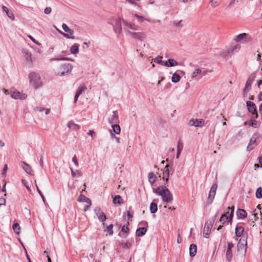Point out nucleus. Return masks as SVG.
Wrapping results in <instances>:
<instances>
[{"instance_id": "nucleus-13", "label": "nucleus", "mask_w": 262, "mask_h": 262, "mask_svg": "<svg viewBox=\"0 0 262 262\" xmlns=\"http://www.w3.org/2000/svg\"><path fill=\"white\" fill-rule=\"evenodd\" d=\"M189 125L190 126H194L195 127H202L204 125V120L202 119H192L189 121Z\"/></svg>"}, {"instance_id": "nucleus-51", "label": "nucleus", "mask_w": 262, "mask_h": 262, "mask_svg": "<svg viewBox=\"0 0 262 262\" xmlns=\"http://www.w3.org/2000/svg\"><path fill=\"white\" fill-rule=\"evenodd\" d=\"M51 8L50 7H46L45 9V10H44V13L46 14H50L51 12Z\"/></svg>"}, {"instance_id": "nucleus-63", "label": "nucleus", "mask_w": 262, "mask_h": 262, "mask_svg": "<svg viewBox=\"0 0 262 262\" xmlns=\"http://www.w3.org/2000/svg\"><path fill=\"white\" fill-rule=\"evenodd\" d=\"M127 216L128 217V220H130L133 217L132 215L130 213L129 211L127 212Z\"/></svg>"}, {"instance_id": "nucleus-18", "label": "nucleus", "mask_w": 262, "mask_h": 262, "mask_svg": "<svg viewBox=\"0 0 262 262\" xmlns=\"http://www.w3.org/2000/svg\"><path fill=\"white\" fill-rule=\"evenodd\" d=\"M217 184H213L211 187L210 190L209 195H208V200H210L212 201L213 198H214L216 193V190L217 189Z\"/></svg>"}, {"instance_id": "nucleus-42", "label": "nucleus", "mask_w": 262, "mask_h": 262, "mask_svg": "<svg viewBox=\"0 0 262 262\" xmlns=\"http://www.w3.org/2000/svg\"><path fill=\"white\" fill-rule=\"evenodd\" d=\"M228 219V216L226 215L225 214H223L221 218L219 220V222L221 223L222 225L224 224L225 223V222Z\"/></svg>"}, {"instance_id": "nucleus-23", "label": "nucleus", "mask_w": 262, "mask_h": 262, "mask_svg": "<svg viewBox=\"0 0 262 262\" xmlns=\"http://www.w3.org/2000/svg\"><path fill=\"white\" fill-rule=\"evenodd\" d=\"M197 251V247L195 244H191L189 247V255L191 257L195 255Z\"/></svg>"}, {"instance_id": "nucleus-5", "label": "nucleus", "mask_w": 262, "mask_h": 262, "mask_svg": "<svg viewBox=\"0 0 262 262\" xmlns=\"http://www.w3.org/2000/svg\"><path fill=\"white\" fill-rule=\"evenodd\" d=\"M127 35L134 39H138L140 41H144L147 37L146 34L144 32H133L128 31Z\"/></svg>"}, {"instance_id": "nucleus-32", "label": "nucleus", "mask_w": 262, "mask_h": 262, "mask_svg": "<svg viewBox=\"0 0 262 262\" xmlns=\"http://www.w3.org/2000/svg\"><path fill=\"white\" fill-rule=\"evenodd\" d=\"M70 170L71 171L72 176L73 177L79 178L82 176L81 172L79 170L74 171L71 167H70Z\"/></svg>"}, {"instance_id": "nucleus-9", "label": "nucleus", "mask_w": 262, "mask_h": 262, "mask_svg": "<svg viewBox=\"0 0 262 262\" xmlns=\"http://www.w3.org/2000/svg\"><path fill=\"white\" fill-rule=\"evenodd\" d=\"M241 49V46L238 44L233 46L228 50L227 52H223L221 55L223 57H227L228 55L231 56L234 52H237Z\"/></svg>"}, {"instance_id": "nucleus-45", "label": "nucleus", "mask_w": 262, "mask_h": 262, "mask_svg": "<svg viewBox=\"0 0 262 262\" xmlns=\"http://www.w3.org/2000/svg\"><path fill=\"white\" fill-rule=\"evenodd\" d=\"M134 16L139 23L143 22L144 20H145V18L142 16H140L136 14H135Z\"/></svg>"}, {"instance_id": "nucleus-54", "label": "nucleus", "mask_w": 262, "mask_h": 262, "mask_svg": "<svg viewBox=\"0 0 262 262\" xmlns=\"http://www.w3.org/2000/svg\"><path fill=\"white\" fill-rule=\"evenodd\" d=\"M5 199L4 198H0V207L2 205H4L5 204Z\"/></svg>"}, {"instance_id": "nucleus-26", "label": "nucleus", "mask_w": 262, "mask_h": 262, "mask_svg": "<svg viewBox=\"0 0 262 262\" xmlns=\"http://www.w3.org/2000/svg\"><path fill=\"white\" fill-rule=\"evenodd\" d=\"M169 165H167L165 167V170L163 172V179L165 181L166 183H167L168 182L169 180V171L168 169Z\"/></svg>"}, {"instance_id": "nucleus-61", "label": "nucleus", "mask_w": 262, "mask_h": 262, "mask_svg": "<svg viewBox=\"0 0 262 262\" xmlns=\"http://www.w3.org/2000/svg\"><path fill=\"white\" fill-rule=\"evenodd\" d=\"M29 38L32 41H33L34 43H35L36 45H39L37 41L35 40V39L31 36H29Z\"/></svg>"}, {"instance_id": "nucleus-6", "label": "nucleus", "mask_w": 262, "mask_h": 262, "mask_svg": "<svg viewBox=\"0 0 262 262\" xmlns=\"http://www.w3.org/2000/svg\"><path fill=\"white\" fill-rule=\"evenodd\" d=\"M252 40V38L246 33H243L237 35L234 38V40L236 42L242 41L243 43H248Z\"/></svg>"}, {"instance_id": "nucleus-14", "label": "nucleus", "mask_w": 262, "mask_h": 262, "mask_svg": "<svg viewBox=\"0 0 262 262\" xmlns=\"http://www.w3.org/2000/svg\"><path fill=\"white\" fill-rule=\"evenodd\" d=\"M108 122L112 125L118 124L119 122L117 111H115L113 112V115L108 119Z\"/></svg>"}, {"instance_id": "nucleus-38", "label": "nucleus", "mask_w": 262, "mask_h": 262, "mask_svg": "<svg viewBox=\"0 0 262 262\" xmlns=\"http://www.w3.org/2000/svg\"><path fill=\"white\" fill-rule=\"evenodd\" d=\"M202 73V70L200 69H195L191 74V77L194 78Z\"/></svg>"}, {"instance_id": "nucleus-20", "label": "nucleus", "mask_w": 262, "mask_h": 262, "mask_svg": "<svg viewBox=\"0 0 262 262\" xmlns=\"http://www.w3.org/2000/svg\"><path fill=\"white\" fill-rule=\"evenodd\" d=\"M22 53L27 61L32 62V54L28 50L23 49Z\"/></svg>"}, {"instance_id": "nucleus-39", "label": "nucleus", "mask_w": 262, "mask_h": 262, "mask_svg": "<svg viewBox=\"0 0 262 262\" xmlns=\"http://www.w3.org/2000/svg\"><path fill=\"white\" fill-rule=\"evenodd\" d=\"M162 56H158V57L155 58L153 60L156 63L160 64L161 65L164 66V64L165 62L162 61Z\"/></svg>"}, {"instance_id": "nucleus-36", "label": "nucleus", "mask_w": 262, "mask_h": 262, "mask_svg": "<svg viewBox=\"0 0 262 262\" xmlns=\"http://www.w3.org/2000/svg\"><path fill=\"white\" fill-rule=\"evenodd\" d=\"M180 79L181 76L179 74L175 73L172 76L171 81L173 83H177L180 81Z\"/></svg>"}, {"instance_id": "nucleus-56", "label": "nucleus", "mask_w": 262, "mask_h": 262, "mask_svg": "<svg viewBox=\"0 0 262 262\" xmlns=\"http://www.w3.org/2000/svg\"><path fill=\"white\" fill-rule=\"evenodd\" d=\"M254 148V146L251 144V143H249L247 147V149L248 151L251 150Z\"/></svg>"}, {"instance_id": "nucleus-12", "label": "nucleus", "mask_w": 262, "mask_h": 262, "mask_svg": "<svg viewBox=\"0 0 262 262\" xmlns=\"http://www.w3.org/2000/svg\"><path fill=\"white\" fill-rule=\"evenodd\" d=\"M94 212L97 216L99 221L104 222L106 220V216L105 214L101 211L100 207H96L94 209Z\"/></svg>"}, {"instance_id": "nucleus-55", "label": "nucleus", "mask_w": 262, "mask_h": 262, "mask_svg": "<svg viewBox=\"0 0 262 262\" xmlns=\"http://www.w3.org/2000/svg\"><path fill=\"white\" fill-rule=\"evenodd\" d=\"M37 191H38V193L40 194V196L41 197V198L42 199V201L45 202V198L43 194L41 192V191L39 190V188H37Z\"/></svg>"}, {"instance_id": "nucleus-3", "label": "nucleus", "mask_w": 262, "mask_h": 262, "mask_svg": "<svg viewBox=\"0 0 262 262\" xmlns=\"http://www.w3.org/2000/svg\"><path fill=\"white\" fill-rule=\"evenodd\" d=\"M72 69L73 66L72 64L70 63L61 64L59 67V69L57 72V74L60 76L68 75L72 71Z\"/></svg>"}, {"instance_id": "nucleus-60", "label": "nucleus", "mask_w": 262, "mask_h": 262, "mask_svg": "<svg viewBox=\"0 0 262 262\" xmlns=\"http://www.w3.org/2000/svg\"><path fill=\"white\" fill-rule=\"evenodd\" d=\"M177 242L179 244H180L182 242V238L181 237L180 234H179L177 237Z\"/></svg>"}, {"instance_id": "nucleus-11", "label": "nucleus", "mask_w": 262, "mask_h": 262, "mask_svg": "<svg viewBox=\"0 0 262 262\" xmlns=\"http://www.w3.org/2000/svg\"><path fill=\"white\" fill-rule=\"evenodd\" d=\"M234 247V244L232 242H228L226 254V258L227 260L230 261L232 257V249Z\"/></svg>"}, {"instance_id": "nucleus-50", "label": "nucleus", "mask_w": 262, "mask_h": 262, "mask_svg": "<svg viewBox=\"0 0 262 262\" xmlns=\"http://www.w3.org/2000/svg\"><path fill=\"white\" fill-rule=\"evenodd\" d=\"M72 161L74 163L76 167H78V162L77 160L76 157L75 155H74V157L72 158Z\"/></svg>"}, {"instance_id": "nucleus-44", "label": "nucleus", "mask_w": 262, "mask_h": 262, "mask_svg": "<svg viewBox=\"0 0 262 262\" xmlns=\"http://www.w3.org/2000/svg\"><path fill=\"white\" fill-rule=\"evenodd\" d=\"M113 225L112 224H111L109 226H107L105 230V231H107L111 235H113Z\"/></svg>"}, {"instance_id": "nucleus-58", "label": "nucleus", "mask_w": 262, "mask_h": 262, "mask_svg": "<svg viewBox=\"0 0 262 262\" xmlns=\"http://www.w3.org/2000/svg\"><path fill=\"white\" fill-rule=\"evenodd\" d=\"M8 170V166L7 164H5L4 166L3 170V174H4L7 170Z\"/></svg>"}, {"instance_id": "nucleus-22", "label": "nucleus", "mask_w": 262, "mask_h": 262, "mask_svg": "<svg viewBox=\"0 0 262 262\" xmlns=\"http://www.w3.org/2000/svg\"><path fill=\"white\" fill-rule=\"evenodd\" d=\"M21 167H23V169L28 174H31L32 172V170L30 166L29 165L26 163L24 162H21Z\"/></svg>"}, {"instance_id": "nucleus-15", "label": "nucleus", "mask_w": 262, "mask_h": 262, "mask_svg": "<svg viewBox=\"0 0 262 262\" xmlns=\"http://www.w3.org/2000/svg\"><path fill=\"white\" fill-rule=\"evenodd\" d=\"M86 89V87L84 85H81L78 89L75 97L74 102L76 103L79 97L81 94L84 92Z\"/></svg>"}, {"instance_id": "nucleus-19", "label": "nucleus", "mask_w": 262, "mask_h": 262, "mask_svg": "<svg viewBox=\"0 0 262 262\" xmlns=\"http://www.w3.org/2000/svg\"><path fill=\"white\" fill-rule=\"evenodd\" d=\"M122 30L121 20L120 19H117L114 26V30L116 33H120Z\"/></svg>"}, {"instance_id": "nucleus-52", "label": "nucleus", "mask_w": 262, "mask_h": 262, "mask_svg": "<svg viewBox=\"0 0 262 262\" xmlns=\"http://www.w3.org/2000/svg\"><path fill=\"white\" fill-rule=\"evenodd\" d=\"M182 20L179 21H174L173 24L177 27H182V25L181 24Z\"/></svg>"}, {"instance_id": "nucleus-27", "label": "nucleus", "mask_w": 262, "mask_h": 262, "mask_svg": "<svg viewBox=\"0 0 262 262\" xmlns=\"http://www.w3.org/2000/svg\"><path fill=\"white\" fill-rule=\"evenodd\" d=\"M147 232V229L145 227L139 228L136 230V235L138 236H142L144 235Z\"/></svg>"}, {"instance_id": "nucleus-57", "label": "nucleus", "mask_w": 262, "mask_h": 262, "mask_svg": "<svg viewBox=\"0 0 262 262\" xmlns=\"http://www.w3.org/2000/svg\"><path fill=\"white\" fill-rule=\"evenodd\" d=\"M63 35L67 38H70V39H74V36H70L68 34H66V33H62Z\"/></svg>"}, {"instance_id": "nucleus-4", "label": "nucleus", "mask_w": 262, "mask_h": 262, "mask_svg": "<svg viewBox=\"0 0 262 262\" xmlns=\"http://www.w3.org/2000/svg\"><path fill=\"white\" fill-rule=\"evenodd\" d=\"M216 216V214H215L213 217L208 220L205 223L204 228V236L205 237L208 238L210 233L211 232V229L215 220Z\"/></svg>"}, {"instance_id": "nucleus-48", "label": "nucleus", "mask_w": 262, "mask_h": 262, "mask_svg": "<svg viewBox=\"0 0 262 262\" xmlns=\"http://www.w3.org/2000/svg\"><path fill=\"white\" fill-rule=\"evenodd\" d=\"M183 148V143L180 142V141H179L178 143V145H177V150L182 151Z\"/></svg>"}, {"instance_id": "nucleus-49", "label": "nucleus", "mask_w": 262, "mask_h": 262, "mask_svg": "<svg viewBox=\"0 0 262 262\" xmlns=\"http://www.w3.org/2000/svg\"><path fill=\"white\" fill-rule=\"evenodd\" d=\"M45 108L43 107H40V106H36L34 108V110L35 112H42L43 111H44Z\"/></svg>"}, {"instance_id": "nucleus-16", "label": "nucleus", "mask_w": 262, "mask_h": 262, "mask_svg": "<svg viewBox=\"0 0 262 262\" xmlns=\"http://www.w3.org/2000/svg\"><path fill=\"white\" fill-rule=\"evenodd\" d=\"M254 76L252 77V79L249 78L246 82L245 88L243 90V93L244 95H245L251 89V84L252 83L253 79Z\"/></svg>"}, {"instance_id": "nucleus-40", "label": "nucleus", "mask_w": 262, "mask_h": 262, "mask_svg": "<svg viewBox=\"0 0 262 262\" xmlns=\"http://www.w3.org/2000/svg\"><path fill=\"white\" fill-rule=\"evenodd\" d=\"M256 197L257 199H260L262 198V188L261 187H258L256 191Z\"/></svg>"}, {"instance_id": "nucleus-8", "label": "nucleus", "mask_w": 262, "mask_h": 262, "mask_svg": "<svg viewBox=\"0 0 262 262\" xmlns=\"http://www.w3.org/2000/svg\"><path fill=\"white\" fill-rule=\"evenodd\" d=\"M123 23L124 25V30L126 31L127 34L128 31L130 30L133 31H137L139 30V27L134 23L128 22L125 20H123Z\"/></svg>"}, {"instance_id": "nucleus-62", "label": "nucleus", "mask_w": 262, "mask_h": 262, "mask_svg": "<svg viewBox=\"0 0 262 262\" xmlns=\"http://www.w3.org/2000/svg\"><path fill=\"white\" fill-rule=\"evenodd\" d=\"M2 9L4 11H5L6 13H7V12H9V9L5 6H3L2 7Z\"/></svg>"}, {"instance_id": "nucleus-10", "label": "nucleus", "mask_w": 262, "mask_h": 262, "mask_svg": "<svg viewBox=\"0 0 262 262\" xmlns=\"http://www.w3.org/2000/svg\"><path fill=\"white\" fill-rule=\"evenodd\" d=\"M246 104L248 111L253 115H255V118H257L258 115L257 114L256 107L255 104L253 102L250 101H247L246 102Z\"/></svg>"}, {"instance_id": "nucleus-30", "label": "nucleus", "mask_w": 262, "mask_h": 262, "mask_svg": "<svg viewBox=\"0 0 262 262\" xmlns=\"http://www.w3.org/2000/svg\"><path fill=\"white\" fill-rule=\"evenodd\" d=\"M148 181L151 184H153L156 182V177L154 173L150 172L148 176Z\"/></svg>"}, {"instance_id": "nucleus-34", "label": "nucleus", "mask_w": 262, "mask_h": 262, "mask_svg": "<svg viewBox=\"0 0 262 262\" xmlns=\"http://www.w3.org/2000/svg\"><path fill=\"white\" fill-rule=\"evenodd\" d=\"M157 205L156 203L152 202L150 205V211L151 213H155L157 211Z\"/></svg>"}, {"instance_id": "nucleus-37", "label": "nucleus", "mask_w": 262, "mask_h": 262, "mask_svg": "<svg viewBox=\"0 0 262 262\" xmlns=\"http://www.w3.org/2000/svg\"><path fill=\"white\" fill-rule=\"evenodd\" d=\"M122 198L119 195H115L113 198V203L114 204H120L122 203Z\"/></svg>"}, {"instance_id": "nucleus-43", "label": "nucleus", "mask_w": 262, "mask_h": 262, "mask_svg": "<svg viewBox=\"0 0 262 262\" xmlns=\"http://www.w3.org/2000/svg\"><path fill=\"white\" fill-rule=\"evenodd\" d=\"M69 59L70 58H67V57H62L61 56H59V57H56V58H52L50 59V61H58V60H69Z\"/></svg>"}, {"instance_id": "nucleus-2", "label": "nucleus", "mask_w": 262, "mask_h": 262, "mask_svg": "<svg viewBox=\"0 0 262 262\" xmlns=\"http://www.w3.org/2000/svg\"><path fill=\"white\" fill-rule=\"evenodd\" d=\"M29 79L30 85L35 89L40 88L42 85L40 76L38 73L30 72L29 74Z\"/></svg>"}, {"instance_id": "nucleus-59", "label": "nucleus", "mask_w": 262, "mask_h": 262, "mask_svg": "<svg viewBox=\"0 0 262 262\" xmlns=\"http://www.w3.org/2000/svg\"><path fill=\"white\" fill-rule=\"evenodd\" d=\"M126 1L132 5H136L137 4V3L135 2L134 0H126Z\"/></svg>"}, {"instance_id": "nucleus-53", "label": "nucleus", "mask_w": 262, "mask_h": 262, "mask_svg": "<svg viewBox=\"0 0 262 262\" xmlns=\"http://www.w3.org/2000/svg\"><path fill=\"white\" fill-rule=\"evenodd\" d=\"M128 230H129V229H128V228L127 227H125V226H123L122 227L121 231L123 232L127 233Z\"/></svg>"}, {"instance_id": "nucleus-28", "label": "nucleus", "mask_w": 262, "mask_h": 262, "mask_svg": "<svg viewBox=\"0 0 262 262\" xmlns=\"http://www.w3.org/2000/svg\"><path fill=\"white\" fill-rule=\"evenodd\" d=\"M244 231V228L241 226H237L235 228V234L237 237H240Z\"/></svg>"}, {"instance_id": "nucleus-33", "label": "nucleus", "mask_w": 262, "mask_h": 262, "mask_svg": "<svg viewBox=\"0 0 262 262\" xmlns=\"http://www.w3.org/2000/svg\"><path fill=\"white\" fill-rule=\"evenodd\" d=\"M62 28L66 32L69 33L71 35H73L74 33V31L70 29L66 24L62 25Z\"/></svg>"}, {"instance_id": "nucleus-7", "label": "nucleus", "mask_w": 262, "mask_h": 262, "mask_svg": "<svg viewBox=\"0 0 262 262\" xmlns=\"http://www.w3.org/2000/svg\"><path fill=\"white\" fill-rule=\"evenodd\" d=\"M11 96L15 99L25 100L27 98L26 94L21 93L15 90L11 91Z\"/></svg>"}, {"instance_id": "nucleus-25", "label": "nucleus", "mask_w": 262, "mask_h": 262, "mask_svg": "<svg viewBox=\"0 0 262 262\" xmlns=\"http://www.w3.org/2000/svg\"><path fill=\"white\" fill-rule=\"evenodd\" d=\"M78 201L80 202H86L88 204L91 205V201L90 199L85 196L84 195L80 194L78 198Z\"/></svg>"}, {"instance_id": "nucleus-35", "label": "nucleus", "mask_w": 262, "mask_h": 262, "mask_svg": "<svg viewBox=\"0 0 262 262\" xmlns=\"http://www.w3.org/2000/svg\"><path fill=\"white\" fill-rule=\"evenodd\" d=\"M112 127L113 132L115 134H116L117 135L120 134V130H121L120 127L118 124H112Z\"/></svg>"}, {"instance_id": "nucleus-46", "label": "nucleus", "mask_w": 262, "mask_h": 262, "mask_svg": "<svg viewBox=\"0 0 262 262\" xmlns=\"http://www.w3.org/2000/svg\"><path fill=\"white\" fill-rule=\"evenodd\" d=\"M122 245L123 248L126 249H129L132 246L131 244L128 241H126L124 243H122Z\"/></svg>"}, {"instance_id": "nucleus-47", "label": "nucleus", "mask_w": 262, "mask_h": 262, "mask_svg": "<svg viewBox=\"0 0 262 262\" xmlns=\"http://www.w3.org/2000/svg\"><path fill=\"white\" fill-rule=\"evenodd\" d=\"M6 14H7V16L9 17L10 19H11L12 20H14L15 17H14L13 13L12 12H11V11L7 12Z\"/></svg>"}, {"instance_id": "nucleus-31", "label": "nucleus", "mask_w": 262, "mask_h": 262, "mask_svg": "<svg viewBox=\"0 0 262 262\" xmlns=\"http://www.w3.org/2000/svg\"><path fill=\"white\" fill-rule=\"evenodd\" d=\"M67 125L70 129L77 130L79 128V126L76 124L73 121H69Z\"/></svg>"}, {"instance_id": "nucleus-17", "label": "nucleus", "mask_w": 262, "mask_h": 262, "mask_svg": "<svg viewBox=\"0 0 262 262\" xmlns=\"http://www.w3.org/2000/svg\"><path fill=\"white\" fill-rule=\"evenodd\" d=\"M228 211H226L224 214H226L227 216V214L229 215V217L228 216L227 222L229 223L230 225L232 223V218L233 216V212H234V207H228L227 208Z\"/></svg>"}, {"instance_id": "nucleus-1", "label": "nucleus", "mask_w": 262, "mask_h": 262, "mask_svg": "<svg viewBox=\"0 0 262 262\" xmlns=\"http://www.w3.org/2000/svg\"><path fill=\"white\" fill-rule=\"evenodd\" d=\"M153 192L161 196L165 203L168 204L172 200V194L165 186H160L157 188H153Z\"/></svg>"}, {"instance_id": "nucleus-29", "label": "nucleus", "mask_w": 262, "mask_h": 262, "mask_svg": "<svg viewBox=\"0 0 262 262\" xmlns=\"http://www.w3.org/2000/svg\"><path fill=\"white\" fill-rule=\"evenodd\" d=\"M70 51L72 54H76L79 52V45L75 43L71 46L70 48Z\"/></svg>"}, {"instance_id": "nucleus-24", "label": "nucleus", "mask_w": 262, "mask_h": 262, "mask_svg": "<svg viewBox=\"0 0 262 262\" xmlns=\"http://www.w3.org/2000/svg\"><path fill=\"white\" fill-rule=\"evenodd\" d=\"M237 217L241 219H245L247 216L246 211L243 209H238L236 212Z\"/></svg>"}, {"instance_id": "nucleus-41", "label": "nucleus", "mask_w": 262, "mask_h": 262, "mask_svg": "<svg viewBox=\"0 0 262 262\" xmlns=\"http://www.w3.org/2000/svg\"><path fill=\"white\" fill-rule=\"evenodd\" d=\"M13 229L14 230V231L16 233V234H19V230H20V226L19 225V224L18 223H14L13 225Z\"/></svg>"}, {"instance_id": "nucleus-64", "label": "nucleus", "mask_w": 262, "mask_h": 262, "mask_svg": "<svg viewBox=\"0 0 262 262\" xmlns=\"http://www.w3.org/2000/svg\"><path fill=\"white\" fill-rule=\"evenodd\" d=\"M258 98L259 101H262V92L259 93V94L258 96Z\"/></svg>"}, {"instance_id": "nucleus-21", "label": "nucleus", "mask_w": 262, "mask_h": 262, "mask_svg": "<svg viewBox=\"0 0 262 262\" xmlns=\"http://www.w3.org/2000/svg\"><path fill=\"white\" fill-rule=\"evenodd\" d=\"M178 64V62L173 59H168L167 61H165L164 66L166 67H174Z\"/></svg>"}]
</instances>
